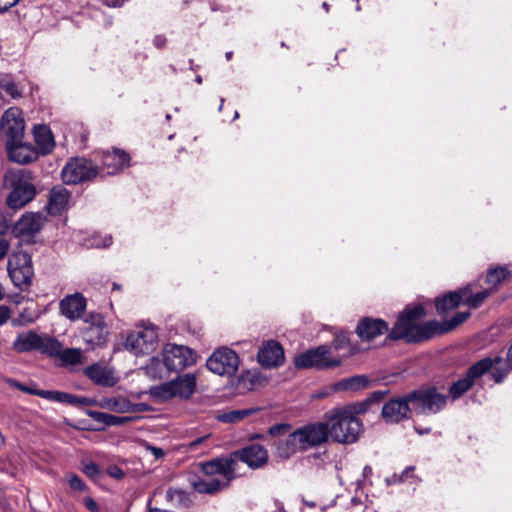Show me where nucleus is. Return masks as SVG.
I'll list each match as a JSON object with an SVG mask.
<instances>
[{"mask_svg": "<svg viewBox=\"0 0 512 512\" xmlns=\"http://www.w3.org/2000/svg\"><path fill=\"white\" fill-rule=\"evenodd\" d=\"M357 413L350 406L328 411L325 419L329 427V438L338 443L356 442L362 428V423L355 415Z\"/></svg>", "mask_w": 512, "mask_h": 512, "instance_id": "obj_2", "label": "nucleus"}, {"mask_svg": "<svg viewBox=\"0 0 512 512\" xmlns=\"http://www.w3.org/2000/svg\"><path fill=\"white\" fill-rule=\"evenodd\" d=\"M97 405L102 409H106L116 413L138 411V409H136L137 404L131 403L124 396L103 397L98 401Z\"/></svg>", "mask_w": 512, "mask_h": 512, "instance_id": "obj_29", "label": "nucleus"}, {"mask_svg": "<svg viewBox=\"0 0 512 512\" xmlns=\"http://www.w3.org/2000/svg\"><path fill=\"white\" fill-rule=\"evenodd\" d=\"M257 359L264 368H276L285 361L284 350L277 341L269 340L259 349Z\"/></svg>", "mask_w": 512, "mask_h": 512, "instance_id": "obj_22", "label": "nucleus"}, {"mask_svg": "<svg viewBox=\"0 0 512 512\" xmlns=\"http://www.w3.org/2000/svg\"><path fill=\"white\" fill-rule=\"evenodd\" d=\"M144 374L151 380H164L170 376L171 370L166 365L165 358H150L149 362L141 368Z\"/></svg>", "mask_w": 512, "mask_h": 512, "instance_id": "obj_31", "label": "nucleus"}, {"mask_svg": "<svg viewBox=\"0 0 512 512\" xmlns=\"http://www.w3.org/2000/svg\"><path fill=\"white\" fill-rule=\"evenodd\" d=\"M507 359L512 364V344L510 345L507 353Z\"/></svg>", "mask_w": 512, "mask_h": 512, "instance_id": "obj_63", "label": "nucleus"}, {"mask_svg": "<svg viewBox=\"0 0 512 512\" xmlns=\"http://www.w3.org/2000/svg\"><path fill=\"white\" fill-rule=\"evenodd\" d=\"M111 243H112V238L110 236L106 237L104 240V243H103V247H108L111 245Z\"/></svg>", "mask_w": 512, "mask_h": 512, "instance_id": "obj_62", "label": "nucleus"}, {"mask_svg": "<svg viewBox=\"0 0 512 512\" xmlns=\"http://www.w3.org/2000/svg\"><path fill=\"white\" fill-rule=\"evenodd\" d=\"M233 57V52L232 51H229V52H226L225 54V58L227 61H230Z\"/></svg>", "mask_w": 512, "mask_h": 512, "instance_id": "obj_64", "label": "nucleus"}, {"mask_svg": "<svg viewBox=\"0 0 512 512\" xmlns=\"http://www.w3.org/2000/svg\"><path fill=\"white\" fill-rule=\"evenodd\" d=\"M196 387V375L186 373L178 375L171 381L151 387L150 393L161 400H169L175 397L181 400H188L196 391Z\"/></svg>", "mask_w": 512, "mask_h": 512, "instance_id": "obj_7", "label": "nucleus"}, {"mask_svg": "<svg viewBox=\"0 0 512 512\" xmlns=\"http://www.w3.org/2000/svg\"><path fill=\"white\" fill-rule=\"evenodd\" d=\"M290 429H291V425L290 424H288V423H279V424H275V425L271 426L268 429V433H269V435H271L273 437H276V436H280V435L288 432Z\"/></svg>", "mask_w": 512, "mask_h": 512, "instance_id": "obj_48", "label": "nucleus"}, {"mask_svg": "<svg viewBox=\"0 0 512 512\" xmlns=\"http://www.w3.org/2000/svg\"><path fill=\"white\" fill-rule=\"evenodd\" d=\"M415 430L419 435L429 434L431 432V428H415Z\"/></svg>", "mask_w": 512, "mask_h": 512, "instance_id": "obj_61", "label": "nucleus"}, {"mask_svg": "<svg viewBox=\"0 0 512 512\" xmlns=\"http://www.w3.org/2000/svg\"><path fill=\"white\" fill-rule=\"evenodd\" d=\"M87 415L94 421L103 424L104 426H120L128 423L131 418L125 416H116L95 410H88Z\"/></svg>", "mask_w": 512, "mask_h": 512, "instance_id": "obj_37", "label": "nucleus"}, {"mask_svg": "<svg viewBox=\"0 0 512 512\" xmlns=\"http://www.w3.org/2000/svg\"><path fill=\"white\" fill-rule=\"evenodd\" d=\"M157 343V333L153 329L143 328L130 332L124 346L126 350L139 356L152 353Z\"/></svg>", "mask_w": 512, "mask_h": 512, "instance_id": "obj_16", "label": "nucleus"}, {"mask_svg": "<svg viewBox=\"0 0 512 512\" xmlns=\"http://www.w3.org/2000/svg\"><path fill=\"white\" fill-rule=\"evenodd\" d=\"M398 477H399V475L394 474L391 478H388V479H387V483H388V484H396V483H400V482L398 481Z\"/></svg>", "mask_w": 512, "mask_h": 512, "instance_id": "obj_60", "label": "nucleus"}, {"mask_svg": "<svg viewBox=\"0 0 512 512\" xmlns=\"http://www.w3.org/2000/svg\"><path fill=\"white\" fill-rule=\"evenodd\" d=\"M0 88L13 99H19L23 96L22 89L8 74L0 73Z\"/></svg>", "mask_w": 512, "mask_h": 512, "instance_id": "obj_39", "label": "nucleus"}, {"mask_svg": "<svg viewBox=\"0 0 512 512\" xmlns=\"http://www.w3.org/2000/svg\"><path fill=\"white\" fill-rule=\"evenodd\" d=\"M297 430L291 432L288 437L280 441L277 445V451L281 458H289L293 454L302 450V443L299 442Z\"/></svg>", "mask_w": 512, "mask_h": 512, "instance_id": "obj_32", "label": "nucleus"}, {"mask_svg": "<svg viewBox=\"0 0 512 512\" xmlns=\"http://www.w3.org/2000/svg\"><path fill=\"white\" fill-rule=\"evenodd\" d=\"M36 150L39 155H47L52 152L55 142L50 128L45 124L36 125L33 129Z\"/></svg>", "mask_w": 512, "mask_h": 512, "instance_id": "obj_28", "label": "nucleus"}, {"mask_svg": "<svg viewBox=\"0 0 512 512\" xmlns=\"http://www.w3.org/2000/svg\"><path fill=\"white\" fill-rule=\"evenodd\" d=\"M1 128L8 137L7 142H16L22 139L24 120L20 117L18 108L7 109L1 119Z\"/></svg>", "mask_w": 512, "mask_h": 512, "instance_id": "obj_20", "label": "nucleus"}, {"mask_svg": "<svg viewBox=\"0 0 512 512\" xmlns=\"http://www.w3.org/2000/svg\"><path fill=\"white\" fill-rule=\"evenodd\" d=\"M389 326L383 319L364 317L356 327V333L361 340L369 341L385 333H389Z\"/></svg>", "mask_w": 512, "mask_h": 512, "instance_id": "obj_26", "label": "nucleus"}, {"mask_svg": "<svg viewBox=\"0 0 512 512\" xmlns=\"http://www.w3.org/2000/svg\"><path fill=\"white\" fill-rule=\"evenodd\" d=\"M501 362V357L483 358L468 368L463 378L454 382L449 388V396L453 399H459L471 389L475 381L483 376L493 367L494 364Z\"/></svg>", "mask_w": 512, "mask_h": 512, "instance_id": "obj_11", "label": "nucleus"}, {"mask_svg": "<svg viewBox=\"0 0 512 512\" xmlns=\"http://www.w3.org/2000/svg\"><path fill=\"white\" fill-rule=\"evenodd\" d=\"M43 224V217L38 213H25L17 221L15 229L20 235L30 236L38 233Z\"/></svg>", "mask_w": 512, "mask_h": 512, "instance_id": "obj_30", "label": "nucleus"}, {"mask_svg": "<svg viewBox=\"0 0 512 512\" xmlns=\"http://www.w3.org/2000/svg\"><path fill=\"white\" fill-rule=\"evenodd\" d=\"M130 163V156L123 150L114 149L113 151H106L101 158V167H99V176L115 175L128 167Z\"/></svg>", "mask_w": 512, "mask_h": 512, "instance_id": "obj_19", "label": "nucleus"}, {"mask_svg": "<svg viewBox=\"0 0 512 512\" xmlns=\"http://www.w3.org/2000/svg\"><path fill=\"white\" fill-rule=\"evenodd\" d=\"M125 0H104V3L109 7H121Z\"/></svg>", "mask_w": 512, "mask_h": 512, "instance_id": "obj_57", "label": "nucleus"}, {"mask_svg": "<svg viewBox=\"0 0 512 512\" xmlns=\"http://www.w3.org/2000/svg\"><path fill=\"white\" fill-rule=\"evenodd\" d=\"M372 475V468L370 466H365L363 468V476L366 478V477H369Z\"/></svg>", "mask_w": 512, "mask_h": 512, "instance_id": "obj_59", "label": "nucleus"}, {"mask_svg": "<svg viewBox=\"0 0 512 512\" xmlns=\"http://www.w3.org/2000/svg\"><path fill=\"white\" fill-rule=\"evenodd\" d=\"M223 461L221 457H216L209 461L201 463V471L204 475L211 477L209 479H197L192 482L193 489L200 494L214 495L230 487L235 477L218 471V464Z\"/></svg>", "mask_w": 512, "mask_h": 512, "instance_id": "obj_5", "label": "nucleus"}, {"mask_svg": "<svg viewBox=\"0 0 512 512\" xmlns=\"http://www.w3.org/2000/svg\"><path fill=\"white\" fill-rule=\"evenodd\" d=\"M387 393H388L387 390L373 391L363 402L358 404L356 412H358V413L367 412L373 404H378L379 402H381L385 398Z\"/></svg>", "mask_w": 512, "mask_h": 512, "instance_id": "obj_41", "label": "nucleus"}, {"mask_svg": "<svg viewBox=\"0 0 512 512\" xmlns=\"http://www.w3.org/2000/svg\"><path fill=\"white\" fill-rule=\"evenodd\" d=\"M163 356L171 372H179L196 363L197 355L189 347L177 344H167Z\"/></svg>", "mask_w": 512, "mask_h": 512, "instance_id": "obj_17", "label": "nucleus"}, {"mask_svg": "<svg viewBox=\"0 0 512 512\" xmlns=\"http://www.w3.org/2000/svg\"><path fill=\"white\" fill-rule=\"evenodd\" d=\"M10 249V243L6 239H0V261L5 258Z\"/></svg>", "mask_w": 512, "mask_h": 512, "instance_id": "obj_52", "label": "nucleus"}, {"mask_svg": "<svg viewBox=\"0 0 512 512\" xmlns=\"http://www.w3.org/2000/svg\"><path fill=\"white\" fill-rule=\"evenodd\" d=\"M415 470V467L414 466H408L406 467L403 472L399 475L398 477V481L399 482H404L408 479V477L410 476V473L413 472Z\"/></svg>", "mask_w": 512, "mask_h": 512, "instance_id": "obj_55", "label": "nucleus"}, {"mask_svg": "<svg viewBox=\"0 0 512 512\" xmlns=\"http://www.w3.org/2000/svg\"><path fill=\"white\" fill-rule=\"evenodd\" d=\"M34 179V173L26 168L10 170L6 173L5 183L12 189L6 200L10 208H23L35 198L37 190L33 184Z\"/></svg>", "mask_w": 512, "mask_h": 512, "instance_id": "obj_3", "label": "nucleus"}, {"mask_svg": "<svg viewBox=\"0 0 512 512\" xmlns=\"http://www.w3.org/2000/svg\"><path fill=\"white\" fill-rule=\"evenodd\" d=\"M166 41L167 40H166L165 36H163V35H156L154 37L153 43H154V45L157 48L161 49V48H163L166 45Z\"/></svg>", "mask_w": 512, "mask_h": 512, "instance_id": "obj_56", "label": "nucleus"}, {"mask_svg": "<svg viewBox=\"0 0 512 512\" xmlns=\"http://www.w3.org/2000/svg\"><path fill=\"white\" fill-rule=\"evenodd\" d=\"M470 317L469 311H461L457 312L453 317H451L448 320L439 322L436 320L437 327L436 330V336L444 335L454 329H456L458 326H460L462 323H464L468 318Z\"/></svg>", "mask_w": 512, "mask_h": 512, "instance_id": "obj_34", "label": "nucleus"}, {"mask_svg": "<svg viewBox=\"0 0 512 512\" xmlns=\"http://www.w3.org/2000/svg\"><path fill=\"white\" fill-rule=\"evenodd\" d=\"M84 374L94 384L102 387H113L119 382L115 370L102 363H93L85 367Z\"/></svg>", "mask_w": 512, "mask_h": 512, "instance_id": "obj_23", "label": "nucleus"}, {"mask_svg": "<svg viewBox=\"0 0 512 512\" xmlns=\"http://www.w3.org/2000/svg\"><path fill=\"white\" fill-rule=\"evenodd\" d=\"M20 0H0V13L8 11L19 3Z\"/></svg>", "mask_w": 512, "mask_h": 512, "instance_id": "obj_51", "label": "nucleus"}, {"mask_svg": "<svg viewBox=\"0 0 512 512\" xmlns=\"http://www.w3.org/2000/svg\"><path fill=\"white\" fill-rule=\"evenodd\" d=\"M69 486L77 491L84 492L87 490L86 484L83 480L76 474H72L68 479Z\"/></svg>", "mask_w": 512, "mask_h": 512, "instance_id": "obj_47", "label": "nucleus"}, {"mask_svg": "<svg viewBox=\"0 0 512 512\" xmlns=\"http://www.w3.org/2000/svg\"><path fill=\"white\" fill-rule=\"evenodd\" d=\"M209 438V435H206V436H202V437H199L191 442H189L187 444V448L188 450L190 451H195L198 449V447L204 443V441H206L207 439Z\"/></svg>", "mask_w": 512, "mask_h": 512, "instance_id": "obj_50", "label": "nucleus"}, {"mask_svg": "<svg viewBox=\"0 0 512 512\" xmlns=\"http://www.w3.org/2000/svg\"><path fill=\"white\" fill-rule=\"evenodd\" d=\"M503 362V359L501 358V363ZM500 364V362H499ZM497 364H494L493 367L489 370L491 371L490 376L494 380L495 383H502L503 380L506 378L508 373L510 372V368L505 365V367H497Z\"/></svg>", "mask_w": 512, "mask_h": 512, "instance_id": "obj_44", "label": "nucleus"}, {"mask_svg": "<svg viewBox=\"0 0 512 512\" xmlns=\"http://www.w3.org/2000/svg\"><path fill=\"white\" fill-rule=\"evenodd\" d=\"M84 504L86 508L91 512H99V507L97 503L91 497H86L84 500Z\"/></svg>", "mask_w": 512, "mask_h": 512, "instance_id": "obj_53", "label": "nucleus"}, {"mask_svg": "<svg viewBox=\"0 0 512 512\" xmlns=\"http://www.w3.org/2000/svg\"><path fill=\"white\" fill-rule=\"evenodd\" d=\"M425 316L426 310L421 304L406 307L389 331L388 338L393 341L403 340L409 344L432 339L436 336V320L420 322Z\"/></svg>", "mask_w": 512, "mask_h": 512, "instance_id": "obj_1", "label": "nucleus"}, {"mask_svg": "<svg viewBox=\"0 0 512 512\" xmlns=\"http://www.w3.org/2000/svg\"><path fill=\"white\" fill-rule=\"evenodd\" d=\"M55 357H59L64 363L75 365L81 362L82 352L80 349L76 348H67L62 349Z\"/></svg>", "mask_w": 512, "mask_h": 512, "instance_id": "obj_43", "label": "nucleus"}, {"mask_svg": "<svg viewBox=\"0 0 512 512\" xmlns=\"http://www.w3.org/2000/svg\"><path fill=\"white\" fill-rule=\"evenodd\" d=\"M412 409L418 414H436L447 403V396L439 393L436 387H426L407 394Z\"/></svg>", "mask_w": 512, "mask_h": 512, "instance_id": "obj_9", "label": "nucleus"}, {"mask_svg": "<svg viewBox=\"0 0 512 512\" xmlns=\"http://www.w3.org/2000/svg\"><path fill=\"white\" fill-rule=\"evenodd\" d=\"M7 384L10 387L16 388L24 393L35 395L43 399L49 400L51 402H57L69 406H87L92 404V400L87 397H80L71 393L58 390L52 391L37 389V384L32 381L29 384H23L15 379H7Z\"/></svg>", "mask_w": 512, "mask_h": 512, "instance_id": "obj_8", "label": "nucleus"}, {"mask_svg": "<svg viewBox=\"0 0 512 512\" xmlns=\"http://www.w3.org/2000/svg\"><path fill=\"white\" fill-rule=\"evenodd\" d=\"M332 345L337 351L347 349L348 355H352L356 351V349L350 343L348 332L341 331L337 333L332 341Z\"/></svg>", "mask_w": 512, "mask_h": 512, "instance_id": "obj_42", "label": "nucleus"}, {"mask_svg": "<svg viewBox=\"0 0 512 512\" xmlns=\"http://www.w3.org/2000/svg\"><path fill=\"white\" fill-rule=\"evenodd\" d=\"M512 276V272L507 266H498L490 268L486 275V283L489 285V289H492L494 293L500 284Z\"/></svg>", "mask_w": 512, "mask_h": 512, "instance_id": "obj_35", "label": "nucleus"}, {"mask_svg": "<svg viewBox=\"0 0 512 512\" xmlns=\"http://www.w3.org/2000/svg\"><path fill=\"white\" fill-rule=\"evenodd\" d=\"M471 292L470 286H465L463 288L458 289L457 291H451L442 297H437L435 300L436 310L440 315L448 313L459 307L461 303H463V298L465 294Z\"/></svg>", "mask_w": 512, "mask_h": 512, "instance_id": "obj_27", "label": "nucleus"}, {"mask_svg": "<svg viewBox=\"0 0 512 512\" xmlns=\"http://www.w3.org/2000/svg\"><path fill=\"white\" fill-rule=\"evenodd\" d=\"M302 450L318 447L329 440V427L325 422H316L301 426L296 429Z\"/></svg>", "mask_w": 512, "mask_h": 512, "instance_id": "obj_18", "label": "nucleus"}, {"mask_svg": "<svg viewBox=\"0 0 512 512\" xmlns=\"http://www.w3.org/2000/svg\"><path fill=\"white\" fill-rule=\"evenodd\" d=\"M107 474L117 480L122 479L125 476L124 471L117 465H110L107 468Z\"/></svg>", "mask_w": 512, "mask_h": 512, "instance_id": "obj_49", "label": "nucleus"}, {"mask_svg": "<svg viewBox=\"0 0 512 512\" xmlns=\"http://www.w3.org/2000/svg\"><path fill=\"white\" fill-rule=\"evenodd\" d=\"M165 497H166L167 502H170V503H172L174 505H178V506L186 507L191 502L189 494L185 490L179 489V488L170 487L166 491Z\"/></svg>", "mask_w": 512, "mask_h": 512, "instance_id": "obj_40", "label": "nucleus"}, {"mask_svg": "<svg viewBox=\"0 0 512 512\" xmlns=\"http://www.w3.org/2000/svg\"><path fill=\"white\" fill-rule=\"evenodd\" d=\"M86 307L87 301L79 292L65 296L59 303L61 314L70 321L83 318Z\"/></svg>", "mask_w": 512, "mask_h": 512, "instance_id": "obj_24", "label": "nucleus"}, {"mask_svg": "<svg viewBox=\"0 0 512 512\" xmlns=\"http://www.w3.org/2000/svg\"><path fill=\"white\" fill-rule=\"evenodd\" d=\"M410 415V401H408L407 395L403 398L390 399L382 407V417L389 423H399L409 419Z\"/></svg>", "mask_w": 512, "mask_h": 512, "instance_id": "obj_21", "label": "nucleus"}, {"mask_svg": "<svg viewBox=\"0 0 512 512\" xmlns=\"http://www.w3.org/2000/svg\"><path fill=\"white\" fill-rule=\"evenodd\" d=\"M99 167L86 158L70 159L63 167L61 176L64 183L75 185L99 176Z\"/></svg>", "mask_w": 512, "mask_h": 512, "instance_id": "obj_13", "label": "nucleus"}, {"mask_svg": "<svg viewBox=\"0 0 512 512\" xmlns=\"http://www.w3.org/2000/svg\"><path fill=\"white\" fill-rule=\"evenodd\" d=\"M254 412L252 409L235 410L224 415L223 420L227 422H235L251 415Z\"/></svg>", "mask_w": 512, "mask_h": 512, "instance_id": "obj_46", "label": "nucleus"}, {"mask_svg": "<svg viewBox=\"0 0 512 512\" xmlns=\"http://www.w3.org/2000/svg\"><path fill=\"white\" fill-rule=\"evenodd\" d=\"M471 287V292L465 294L463 298V304L472 309L479 308L484 301L493 293L492 289L486 288L479 292L473 293V285L469 284Z\"/></svg>", "mask_w": 512, "mask_h": 512, "instance_id": "obj_38", "label": "nucleus"}, {"mask_svg": "<svg viewBox=\"0 0 512 512\" xmlns=\"http://www.w3.org/2000/svg\"><path fill=\"white\" fill-rule=\"evenodd\" d=\"M7 269L13 284L22 291L28 290L34 276L31 256L21 251L11 254Z\"/></svg>", "mask_w": 512, "mask_h": 512, "instance_id": "obj_10", "label": "nucleus"}, {"mask_svg": "<svg viewBox=\"0 0 512 512\" xmlns=\"http://www.w3.org/2000/svg\"><path fill=\"white\" fill-rule=\"evenodd\" d=\"M83 467H82V472L87 476L89 477L91 480H98L99 477L101 476V471H100V468L99 466L93 462V461H89V462H83Z\"/></svg>", "mask_w": 512, "mask_h": 512, "instance_id": "obj_45", "label": "nucleus"}, {"mask_svg": "<svg viewBox=\"0 0 512 512\" xmlns=\"http://www.w3.org/2000/svg\"><path fill=\"white\" fill-rule=\"evenodd\" d=\"M13 349L19 353L37 351L48 356H56L61 351V342L49 335H40L30 330L17 335Z\"/></svg>", "mask_w": 512, "mask_h": 512, "instance_id": "obj_6", "label": "nucleus"}, {"mask_svg": "<svg viewBox=\"0 0 512 512\" xmlns=\"http://www.w3.org/2000/svg\"><path fill=\"white\" fill-rule=\"evenodd\" d=\"M10 317V310L6 306H0V325L7 322Z\"/></svg>", "mask_w": 512, "mask_h": 512, "instance_id": "obj_54", "label": "nucleus"}, {"mask_svg": "<svg viewBox=\"0 0 512 512\" xmlns=\"http://www.w3.org/2000/svg\"><path fill=\"white\" fill-rule=\"evenodd\" d=\"M69 193L64 188H53L49 195V213L57 215L67 206Z\"/></svg>", "mask_w": 512, "mask_h": 512, "instance_id": "obj_33", "label": "nucleus"}, {"mask_svg": "<svg viewBox=\"0 0 512 512\" xmlns=\"http://www.w3.org/2000/svg\"><path fill=\"white\" fill-rule=\"evenodd\" d=\"M299 369L316 368L318 370H327L339 367L341 360L330 357V347L321 345L314 349H309L299 354L294 361Z\"/></svg>", "mask_w": 512, "mask_h": 512, "instance_id": "obj_14", "label": "nucleus"}, {"mask_svg": "<svg viewBox=\"0 0 512 512\" xmlns=\"http://www.w3.org/2000/svg\"><path fill=\"white\" fill-rule=\"evenodd\" d=\"M221 459L223 461L218 464V471H222L236 479L239 476L237 473L239 461L245 463L249 468L256 470L267 464L269 455L267 449L262 445L252 443L231 452L227 456H221Z\"/></svg>", "mask_w": 512, "mask_h": 512, "instance_id": "obj_4", "label": "nucleus"}, {"mask_svg": "<svg viewBox=\"0 0 512 512\" xmlns=\"http://www.w3.org/2000/svg\"><path fill=\"white\" fill-rule=\"evenodd\" d=\"M369 384L368 379L365 376L357 375L350 378L342 379L339 382L333 384L332 389L334 391H357L362 388H366Z\"/></svg>", "mask_w": 512, "mask_h": 512, "instance_id": "obj_36", "label": "nucleus"}, {"mask_svg": "<svg viewBox=\"0 0 512 512\" xmlns=\"http://www.w3.org/2000/svg\"><path fill=\"white\" fill-rule=\"evenodd\" d=\"M151 451L156 458L164 456V451L158 447H151Z\"/></svg>", "mask_w": 512, "mask_h": 512, "instance_id": "obj_58", "label": "nucleus"}, {"mask_svg": "<svg viewBox=\"0 0 512 512\" xmlns=\"http://www.w3.org/2000/svg\"><path fill=\"white\" fill-rule=\"evenodd\" d=\"M6 149L9 160L22 165L32 163L39 157V152L34 146L23 143L21 140L6 142Z\"/></svg>", "mask_w": 512, "mask_h": 512, "instance_id": "obj_25", "label": "nucleus"}, {"mask_svg": "<svg viewBox=\"0 0 512 512\" xmlns=\"http://www.w3.org/2000/svg\"><path fill=\"white\" fill-rule=\"evenodd\" d=\"M83 322L84 327L81 328L80 335L87 344V349L103 347L109 334L104 316L98 312H91L83 318Z\"/></svg>", "mask_w": 512, "mask_h": 512, "instance_id": "obj_12", "label": "nucleus"}, {"mask_svg": "<svg viewBox=\"0 0 512 512\" xmlns=\"http://www.w3.org/2000/svg\"><path fill=\"white\" fill-rule=\"evenodd\" d=\"M239 364V356L228 347H221L214 351L206 362V366L211 372L228 377L236 374Z\"/></svg>", "mask_w": 512, "mask_h": 512, "instance_id": "obj_15", "label": "nucleus"}]
</instances>
